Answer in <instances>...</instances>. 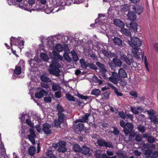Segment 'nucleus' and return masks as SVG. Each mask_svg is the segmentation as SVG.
Returning <instances> with one entry per match:
<instances>
[{
	"mask_svg": "<svg viewBox=\"0 0 158 158\" xmlns=\"http://www.w3.org/2000/svg\"><path fill=\"white\" fill-rule=\"evenodd\" d=\"M53 53L54 54V59L52 61V63L49 65L50 69L48 71L50 74L58 77L60 72L59 69L61 67L58 62V59L62 60L63 58L56 52H53Z\"/></svg>",
	"mask_w": 158,
	"mask_h": 158,
	"instance_id": "f257e3e1",
	"label": "nucleus"
},
{
	"mask_svg": "<svg viewBox=\"0 0 158 158\" xmlns=\"http://www.w3.org/2000/svg\"><path fill=\"white\" fill-rule=\"evenodd\" d=\"M56 109L58 111L57 113L58 119L62 123H64L66 118V116L64 113V112H65V110L58 104L57 105Z\"/></svg>",
	"mask_w": 158,
	"mask_h": 158,
	"instance_id": "f03ea898",
	"label": "nucleus"
},
{
	"mask_svg": "<svg viewBox=\"0 0 158 158\" xmlns=\"http://www.w3.org/2000/svg\"><path fill=\"white\" fill-rule=\"evenodd\" d=\"M128 43L132 47H139L142 45L141 40L136 37H131V40L129 41Z\"/></svg>",
	"mask_w": 158,
	"mask_h": 158,
	"instance_id": "7ed1b4c3",
	"label": "nucleus"
},
{
	"mask_svg": "<svg viewBox=\"0 0 158 158\" xmlns=\"http://www.w3.org/2000/svg\"><path fill=\"white\" fill-rule=\"evenodd\" d=\"M121 78L118 77V73L115 72H112L111 76L109 78V80L113 83L117 85Z\"/></svg>",
	"mask_w": 158,
	"mask_h": 158,
	"instance_id": "20e7f679",
	"label": "nucleus"
},
{
	"mask_svg": "<svg viewBox=\"0 0 158 158\" xmlns=\"http://www.w3.org/2000/svg\"><path fill=\"white\" fill-rule=\"evenodd\" d=\"M134 128V125L132 123L129 122L126 123V127L123 129L124 134L126 135H127L131 132H133Z\"/></svg>",
	"mask_w": 158,
	"mask_h": 158,
	"instance_id": "39448f33",
	"label": "nucleus"
},
{
	"mask_svg": "<svg viewBox=\"0 0 158 158\" xmlns=\"http://www.w3.org/2000/svg\"><path fill=\"white\" fill-rule=\"evenodd\" d=\"M51 126L50 124L46 123L43 124L42 130L45 134L48 135L51 133Z\"/></svg>",
	"mask_w": 158,
	"mask_h": 158,
	"instance_id": "423d86ee",
	"label": "nucleus"
},
{
	"mask_svg": "<svg viewBox=\"0 0 158 158\" xmlns=\"http://www.w3.org/2000/svg\"><path fill=\"white\" fill-rule=\"evenodd\" d=\"M118 56L114 58L113 59V63H111L110 64L111 67L114 65L115 67L118 66L120 67L122 64V62L120 60L117 58Z\"/></svg>",
	"mask_w": 158,
	"mask_h": 158,
	"instance_id": "0eeeda50",
	"label": "nucleus"
},
{
	"mask_svg": "<svg viewBox=\"0 0 158 158\" xmlns=\"http://www.w3.org/2000/svg\"><path fill=\"white\" fill-rule=\"evenodd\" d=\"M130 29L132 31L134 32L138 31L137 30L139 29L140 30L141 27L137 24L135 22H131L130 23Z\"/></svg>",
	"mask_w": 158,
	"mask_h": 158,
	"instance_id": "6e6552de",
	"label": "nucleus"
},
{
	"mask_svg": "<svg viewBox=\"0 0 158 158\" xmlns=\"http://www.w3.org/2000/svg\"><path fill=\"white\" fill-rule=\"evenodd\" d=\"M48 94L47 91L44 89H41L39 92H36L35 94V97L36 98L38 99L42 98L44 95H47Z\"/></svg>",
	"mask_w": 158,
	"mask_h": 158,
	"instance_id": "1a4fd4ad",
	"label": "nucleus"
},
{
	"mask_svg": "<svg viewBox=\"0 0 158 158\" xmlns=\"http://www.w3.org/2000/svg\"><path fill=\"white\" fill-rule=\"evenodd\" d=\"M132 8L135 10L137 14L139 15L141 14L143 11V8L141 6L138 5L135 6H132Z\"/></svg>",
	"mask_w": 158,
	"mask_h": 158,
	"instance_id": "9d476101",
	"label": "nucleus"
},
{
	"mask_svg": "<svg viewBox=\"0 0 158 158\" xmlns=\"http://www.w3.org/2000/svg\"><path fill=\"white\" fill-rule=\"evenodd\" d=\"M96 64L99 68L101 72L102 73V74L104 75L105 73L107 71L105 68V65L103 64H102L99 62H97Z\"/></svg>",
	"mask_w": 158,
	"mask_h": 158,
	"instance_id": "9b49d317",
	"label": "nucleus"
},
{
	"mask_svg": "<svg viewBox=\"0 0 158 158\" xmlns=\"http://www.w3.org/2000/svg\"><path fill=\"white\" fill-rule=\"evenodd\" d=\"M90 115V113H86L83 116L77 120V121L78 122L81 123L87 122L89 120V117Z\"/></svg>",
	"mask_w": 158,
	"mask_h": 158,
	"instance_id": "f8f14e48",
	"label": "nucleus"
},
{
	"mask_svg": "<svg viewBox=\"0 0 158 158\" xmlns=\"http://www.w3.org/2000/svg\"><path fill=\"white\" fill-rule=\"evenodd\" d=\"M118 76L119 77L125 78L127 77V74L124 69L120 68L118 71Z\"/></svg>",
	"mask_w": 158,
	"mask_h": 158,
	"instance_id": "ddd939ff",
	"label": "nucleus"
},
{
	"mask_svg": "<svg viewBox=\"0 0 158 158\" xmlns=\"http://www.w3.org/2000/svg\"><path fill=\"white\" fill-rule=\"evenodd\" d=\"M127 16L128 19L130 20L134 21L136 19L135 13L134 12H129L127 14Z\"/></svg>",
	"mask_w": 158,
	"mask_h": 158,
	"instance_id": "4468645a",
	"label": "nucleus"
},
{
	"mask_svg": "<svg viewBox=\"0 0 158 158\" xmlns=\"http://www.w3.org/2000/svg\"><path fill=\"white\" fill-rule=\"evenodd\" d=\"M113 22L115 25L120 27L121 28L124 26V23L120 20L115 19L114 20Z\"/></svg>",
	"mask_w": 158,
	"mask_h": 158,
	"instance_id": "2eb2a0df",
	"label": "nucleus"
},
{
	"mask_svg": "<svg viewBox=\"0 0 158 158\" xmlns=\"http://www.w3.org/2000/svg\"><path fill=\"white\" fill-rule=\"evenodd\" d=\"M139 47H132V52L135 57L138 60H140L139 54H138V50Z\"/></svg>",
	"mask_w": 158,
	"mask_h": 158,
	"instance_id": "dca6fc26",
	"label": "nucleus"
},
{
	"mask_svg": "<svg viewBox=\"0 0 158 158\" xmlns=\"http://www.w3.org/2000/svg\"><path fill=\"white\" fill-rule=\"evenodd\" d=\"M113 41L115 44L118 46H121L122 45V40L118 37H114Z\"/></svg>",
	"mask_w": 158,
	"mask_h": 158,
	"instance_id": "f3484780",
	"label": "nucleus"
},
{
	"mask_svg": "<svg viewBox=\"0 0 158 158\" xmlns=\"http://www.w3.org/2000/svg\"><path fill=\"white\" fill-rule=\"evenodd\" d=\"M134 60L132 56L130 55H127V57L125 62L128 65H130L131 63L133 62Z\"/></svg>",
	"mask_w": 158,
	"mask_h": 158,
	"instance_id": "a211bd4d",
	"label": "nucleus"
},
{
	"mask_svg": "<svg viewBox=\"0 0 158 158\" xmlns=\"http://www.w3.org/2000/svg\"><path fill=\"white\" fill-rule=\"evenodd\" d=\"M40 56L41 59L45 61H47L49 59L48 55L45 53L41 52L40 55Z\"/></svg>",
	"mask_w": 158,
	"mask_h": 158,
	"instance_id": "6ab92c4d",
	"label": "nucleus"
},
{
	"mask_svg": "<svg viewBox=\"0 0 158 158\" xmlns=\"http://www.w3.org/2000/svg\"><path fill=\"white\" fill-rule=\"evenodd\" d=\"M121 30L122 32L125 35L129 37L131 36V32L128 29L123 27L121 28Z\"/></svg>",
	"mask_w": 158,
	"mask_h": 158,
	"instance_id": "aec40b11",
	"label": "nucleus"
},
{
	"mask_svg": "<svg viewBox=\"0 0 158 158\" xmlns=\"http://www.w3.org/2000/svg\"><path fill=\"white\" fill-rule=\"evenodd\" d=\"M89 152V148L86 146H83L81 148V152L83 154L86 155Z\"/></svg>",
	"mask_w": 158,
	"mask_h": 158,
	"instance_id": "412c9836",
	"label": "nucleus"
},
{
	"mask_svg": "<svg viewBox=\"0 0 158 158\" xmlns=\"http://www.w3.org/2000/svg\"><path fill=\"white\" fill-rule=\"evenodd\" d=\"M65 97L70 101H75L76 100V98L70 94H66Z\"/></svg>",
	"mask_w": 158,
	"mask_h": 158,
	"instance_id": "4be33fe9",
	"label": "nucleus"
},
{
	"mask_svg": "<svg viewBox=\"0 0 158 158\" xmlns=\"http://www.w3.org/2000/svg\"><path fill=\"white\" fill-rule=\"evenodd\" d=\"M101 93V91L98 89H95L92 90L91 94L98 96Z\"/></svg>",
	"mask_w": 158,
	"mask_h": 158,
	"instance_id": "5701e85b",
	"label": "nucleus"
},
{
	"mask_svg": "<svg viewBox=\"0 0 158 158\" xmlns=\"http://www.w3.org/2000/svg\"><path fill=\"white\" fill-rule=\"evenodd\" d=\"M71 54L73 60L75 62L77 61L78 60V58L76 52L74 50H73L71 51Z\"/></svg>",
	"mask_w": 158,
	"mask_h": 158,
	"instance_id": "b1692460",
	"label": "nucleus"
},
{
	"mask_svg": "<svg viewBox=\"0 0 158 158\" xmlns=\"http://www.w3.org/2000/svg\"><path fill=\"white\" fill-rule=\"evenodd\" d=\"M41 81L46 83H49L51 81V80L48 77L45 76H42L40 77Z\"/></svg>",
	"mask_w": 158,
	"mask_h": 158,
	"instance_id": "393cba45",
	"label": "nucleus"
},
{
	"mask_svg": "<svg viewBox=\"0 0 158 158\" xmlns=\"http://www.w3.org/2000/svg\"><path fill=\"white\" fill-rule=\"evenodd\" d=\"M10 45L11 47L12 46V44H14L15 45H17V44H16V42L17 41H19L17 39H16L15 37L12 36L10 39Z\"/></svg>",
	"mask_w": 158,
	"mask_h": 158,
	"instance_id": "a878e982",
	"label": "nucleus"
},
{
	"mask_svg": "<svg viewBox=\"0 0 158 158\" xmlns=\"http://www.w3.org/2000/svg\"><path fill=\"white\" fill-rule=\"evenodd\" d=\"M36 136V135H32L29 134L28 135V138L30 141L31 142L33 145H34L35 143V138Z\"/></svg>",
	"mask_w": 158,
	"mask_h": 158,
	"instance_id": "bb28decb",
	"label": "nucleus"
},
{
	"mask_svg": "<svg viewBox=\"0 0 158 158\" xmlns=\"http://www.w3.org/2000/svg\"><path fill=\"white\" fill-rule=\"evenodd\" d=\"M14 72L17 75L20 74L21 73V67L19 66H16Z\"/></svg>",
	"mask_w": 158,
	"mask_h": 158,
	"instance_id": "cd10ccee",
	"label": "nucleus"
},
{
	"mask_svg": "<svg viewBox=\"0 0 158 158\" xmlns=\"http://www.w3.org/2000/svg\"><path fill=\"white\" fill-rule=\"evenodd\" d=\"M36 149L35 148L32 146L30 147L29 148V153L31 156H33L35 152Z\"/></svg>",
	"mask_w": 158,
	"mask_h": 158,
	"instance_id": "c85d7f7f",
	"label": "nucleus"
},
{
	"mask_svg": "<svg viewBox=\"0 0 158 158\" xmlns=\"http://www.w3.org/2000/svg\"><path fill=\"white\" fill-rule=\"evenodd\" d=\"M83 123H79L77 126V129L79 131H81L84 129V124Z\"/></svg>",
	"mask_w": 158,
	"mask_h": 158,
	"instance_id": "c756f323",
	"label": "nucleus"
},
{
	"mask_svg": "<svg viewBox=\"0 0 158 158\" xmlns=\"http://www.w3.org/2000/svg\"><path fill=\"white\" fill-rule=\"evenodd\" d=\"M80 63L81 66L82 68L85 69L87 68L88 65L86 62L83 59H81L80 60Z\"/></svg>",
	"mask_w": 158,
	"mask_h": 158,
	"instance_id": "7c9ffc66",
	"label": "nucleus"
},
{
	"mask_svg": "<svg viewBox=\"0 0 158 158\" xmlns=\"http://www.w3.org/2000/svg\"><path fill=\"white\" fill-rule=\"evenodd\" d=\"M81 148L79 145L76 144H74L73 146V149L74 151L75 152H81Z\"/></svg>",
	"mask_w": 158,
	"mask_h": 158,
	"instance_id": "2f4dec72",
	"label": "nucleus"
},
{
	"mask_svg": "<svg viewBox=\"0 0 158 158\" xmlns=\"http://www.w3.org/2000/svg\"><path fill=\"white\" fill-rule=\"evenodd\" d=\"M138 130L140 132L142 133L144 132L145 131V127L142 124L139 125L138 127Z\"/></svg>",
	"mask_w": 158,
	"mask_h": 158,
	"instance_id": "473e14b6",
	"label": "nucleus"
},
{
	"mask_svg": "<svg viewBox=\"0 0 158 158\" xmlns=\"http://www.w3.org/2000/svg\"><path fill=\"white\" fill-rule=\"evenodd\" d=\"M149 118L152 122H153L155 123H157V118L154 115L150 116L149 117Z\"/></svg>",
	"mask_w": 158,
	"mask_h": 158,
	"instance_id": "72a5a7b5",
	"label": "nucleus"
},
{
	"mask_svg": "<svg viewBox=\"0 0 158 158\" xmlns=\"http://www.w3.org/2000/svg\"><path fill=\"white\" fill-rule=\"evenodd\" d=\"M142 139L143 137L141 135L139 134L135 135V140L136 142H140L142 140Z\"/></svg>",
	"mask_w": 158,
	"mask_h": 158,
	"instance_id": "f704fd0d",
	"label": "nucleus"
},
{
	"mask_svg": "<svg viewBox=\"0 0 158 158\" xmlns=\"http://www.w3.org/2000/svg\"><path fill=\"white\" fill-rule=\"evenodd\" d=\"M147 141L150 143H153L155 142L156 139L152 136H150L147 139Z\"/></svg>",
	"mask_w": 158,
	"mask_h": 158,
	"instance_id": "c9c22d12",
	"label": "nucleus"
},
{
	"mask_svg": "<svg viewBox=\"0 0 158 158\" xmlns=\"http://www.w3.org/2000/svg\"><path fill=\"white\" fill-rule=\"evenodd\" d=\"M58 151L59 152L64 153L67 151V149L64 147H59L58 149Z\"/></svg>",
	"mask_w": 158,
	"mask_h": 158,
	"instance_id": "e433bc0d",
	"label": "nucleus"
},
{
	"mask_svg": "<svg viewBox=\"0 0 158 158\" xmlns=\"http://www.w3.org/2000/svg\"><path fill=\"white\" fill-rule=\"evenodd\" d=\"M97 143L99 146L103 147L104 146L105 142L104 140L102 139L98 140L97 141Z\"/></svg>",
	"mask_w": 158,
	"mask_h": 158,
	"instance_id": "4c0bfd02",
	"label": "nucleus"
},
{
	"mask_svg": "<svg viewBox=\"0 0 158 158\" xmlns=\"http://www.w3.org/2000/svg\"><path fill=\"white\" fill-rule=\"evenodd\" d=\"M59 88V85L57 84L53 83L52 86V89L54 91L58 90Z\"/></svg>",
	"mask_w": 158,
	"mask_h": 158,
	"instance_id": "58836bf2",
	"label": "nucleus"
},
{
	"mask_svg": "<svg viewBox=\"0 0 158 158\" xmlns=\"http://www.w3.org/2000/svg\"><path fill=\"white\" fill-rule=\"evenodd\" d=\"M153 153V150L151 149H148L145 150V154L146 155H151Z\"/></svg>",
	"mask_w": 158,
	"mask_h": 158,
	"instance_id": "ea45409f",
	"label": "nucleus"
},
{
	"mask_svg": "<svg viewBox=\"0 0 158 158\" xmlns=\"http://www.w3.org/2000/svg\"><path fill=\"white\" fill-rule=\"evenodd\" d=\"M104 146L106 147L110 148H113L114 146L112 143L110 142H105Z\"/></svg>",
	"mask_w": 158,
	"mask_h": 158,
	"instance_id": "a19ab883",
	"label": "nucleus"
},
{
	"mask_svg": "<svg viewBox=\"0 0 158 158\" xmlns=\"http://www.w3.org/2000/svg\"><path fill=\"white\" fill-rule=\"evenodd\" d=\"M144 63L145 67L146 69H147L148 71H149V69L148 68V63L147 60V57L146 56H145L144 57Z\"/></svg>",
	"mask_w": 158,
	"mask_h": 158,
	"instance_id": "79ce46f5",
	"label": "nucleus"
},
{
	"mask_svg": "<svg viewBox=\"0 0 158 158\" xmlns=\"http://www.w3.org/2000/svg\"><path fill=\"white\" fill-rule=\"evenodd\" d=\"M26 123L29 126H30L31 127H34V124L32 123L30 119L28 118L26 120Z\"/></svg>",
	"mask_w": 158,
	"mask_h": 158,
	"instance_id": "37998d69",
	"label": "nucleus"
},
{
	"mask_svg": "<svg viewBox=\"0 0 158 158\" xmlns=\"http://www.w3.org/2000/svg\"><path fill=\"white\" fill-rule=\"evenodd\" d=\"M56 145L59 146V147L61 146L65 147L66 143L65 141H59V143H58Z\"/></svg>",
	"mask_w": 158,
	"mask_h": 158,
	"instance_id": "c03bdc74",
	"label": "nucleus"
},
{
	"mask_svg": "<svg viewBox=\"0 0 158 158\" xmlns=\"http://www.w3.org/2000/svg\"><path fill=\"white\" fill-rule=\"evenodd\" d=\"M77 96L80 98L85 100H87L88 98V97L87 96H84L80 94H78Z\"/></svg>",
	"mask_w": 158,
	"mask_h": 158,
	"instance_id": "a18cd8bd",
	"label": "nucleus"
},
{
	"mask_svg": "<svg viewBox=\"0 0 158 158\" xmlns=\"http://www.w3.org/2000/svg\"><path fill=\"white\" fill-rule=\"evenodd\" d=\"M56 50L59 52H60L62 51V47L61 44H57L56 46Z\"/></svg>",
	"mask_w": 158,
	"mask_h": 158,
	"instance_id": "49530a36",
	"label": "nucleus"
},
{
	"mask_svg": "<svg viewBox=\"0 0 158 158\" xmlns=\"http://www.w3.org/2000/svg\"><path fill=\"white\" fill-rule=\"evenodd\" d=\"M117 57V56L114 53L110 52L109 53L107 57L108 58H110L112 57H114V58L116 57Z\"/></svg>",
	"mask_w": 158,
	"mask_h": 158,
	"instance_id": "de8ad7c7",
	"label": "nucleus"
},
{
	"mask_svg": "<svg viewBox=\"0 0 158 158\" xmlns=\"http://www.w3.org/2000/svg\"><path fill=\"white\" fill-rule=\"evenodd\" d=\"M118 115L120 117L123 118V119H125L126 118V114H125L123 111L119 112L118 113Z\"/></svg>",
	"mask_w": 158,
	"mask_h": 158,
	"instance_id": "09e8293b",
	"label": "nucleus"
},
{
	"mask_svg": "<svg viewBox=\"0 0 158 158\" xmlns=\"http://www.w3.org/2000/svg\"><path fill=\"white\" fill-rule=\"evenodd\" d=\"M131 110L132 113L135 114H138V111L136 109L135 107H133L132 106L131 107Z\"/></svg>",
	"mask_w": 158,
	"mask_h": 158,
	"instance_id": "8fccbe9b",
	"label": "nucleus"
},
{
	"mask_svg": "<svg viewBox=\"0 0 158 158\" xmlns=\"http://www.w3.org/2000/svg\"><path fill=\"white\" fill-rule=\"evenodd\" d=\"M24 42L23 40L19 42H18V46L19 48L22 49L23 48L22 47L24 45Z\"/></svg>",
	"mask_w": 158,
	"mask_h": 158,
	"instance_id": "3c124183",
	"label": "nucleus"
},
{
	"mask_svg": "<svg viewBox=\"0 0 158 158\" xmlns=\"http://www.w3.org/2000/svg\"><path fill=\"white\" fill-rule=\"evenodd\" d=\"M114 130L112 131L113 133L115 135H117L119 133V131L116 127H113Z\"/></svg>",
	"mask_w": 158,
	"mask_h": 158,
	"instance_id": "603ef678",
	"label": "nucleus"
},
{
	"mask_svg": "<svg viewBox=\"0 0 158 158\" xmlns=\"http://www.w3.org/2000/svg\"><path fill=\"white\" fill-rule=\"evenodd\" d=\"M110 91L106 92L103 94V96L104 97V98L106 99L109 98V95L110 94Z\"/></svg>",
	"mask_w": 158,
	"mask_h": 158,
	"instance_id": "864d4df0",
	"label": "nucleus"
},
{
	"mask_svg": "<svg viewBox=\"0 0 158 158\" xmlns=\"http://www.w3.org/2000/svg\"><path fill=\"white\" fill-rule=\"evenodd\" d=\"M54 123L55 126L59 127L60 126L61 123L62 122L59 121V120L58 119V120H55Z\"/></svg>",
	"mask_w": 158,
	"mask_h": 158,
	"instance_id": "5fc2aeb1",
	"label": "nucleus"
},
{
	"mask_svg": "<svg viewBox=\"0 0 158 158\" xmlns=\"http://www.w3.org/2000/svg\"><path fill=\"white\" fill-rule=\"evenodd\" d=\"M120 125L121 127L123 128V129L125 128L126 126V123L123 120H121L120 122Z\"/></svg>",
	"mask_w": 158,
	"mask_h": 158,
	"instance_id": "6e6d98bb",
	"label": "nucleus"
},
{
	"mask_svg": "<svg viewBox=\"0 0 158 158\" xmlns=\"http://www.w3.org/2000/svg\"><path fill=\"white\" fill-rule=\"evenodd\" d=\"M64 57L65 59L68 61H71V58L69 57V55L68 53H65L64 54Z\"/></svg>",
	"mask_w": 158,
	"mask_h": 158,
	"instance_id": "4d7b16f0",
	"label": "nucleus"
},
{
	"mask_svg": "<svg viewBox=\"0 0 158 158\" xmlns=\"http://www.w3.org/2000/svg\"><path fill=\"white\" fill-rule=\"evenodd\" d=\"M130 95L133 96L134 98H136L138 97V96L137 93L135 91H131L130 93Z\"/></svg>",
	"mask_w": 158,
	"mask_h": 158,
	"instance_id": "13d9d810",
	"label": "nucleus"
},
{
	"mask_svg": "<svg viewBox=\"0 0 158 158\" xmlns=\"http://www.w3.org/2000/svg\"><path fill=\"white\" fill-rule=\"evenodd\" d=\"M44 101L47 102H51L52 101V99L49 97H47L44 98Z\"/></svg>",
	"mask_w": 158,
	"mask_h": 158,
	"instance_id": "bf43d9fd",
	"label": "nucleus"
},
{
	"mask_svg": "<svg viewBox=\"0 0 158 158\" xmlns=\"http://www.w3.org/2000/svg\"><path fill=\"white\" fill-rule=\"evenodd\" d=\"M127 56L124 54H121L120 55V59L125 62L127 58Z\"/></svg>",
	"mask_w": 158,
	"mask_h": 158,
	"instance_id": "052dcab7",
	"label": "nucleus"
},
{
	"mask_svg": "<svg viewBox=\"0 0 158 158\" xmlns=\"http://www.w3.org/2000/svg\"><path fill=\"white\" fill-rule=\"evenodd\" d=\"M120 81V85L122 86H124L126 85L127 82L124 80H122L121 78L120 80L119 81Z\"/></svg>",
	"mask_w": 158,
	"mask_h": 158,
	"instance_id": "680f3d73",
	"label": "nucleus"
},
{
	"mask_svg": "<svg viewBox=\"0 0 158 158\" xmlns=\"http://www.w3.org/2000/svg\"><path fill=\"white\" fill-rule=\"evenodd\" d=\"M35 127L36 128L37 131L38 133H40L42 131V129L41 128V126L40 125H36L35 126Z\"/></svg>",
	"mask_w": 158,
	"mask_h": 158,
	"instance_id": "e2e57ef3",
	"label": "nucleus"
},
{
	"mask_svg": "<svg viewBox=\"0 0 158 158\" xmlns=\"http://www.w3.org/2000/svg\"><path fill=\"white\" fill-rule=\"evenodd\" d=\"M126 118H129L132 121L133 118V115L131 114H126Z\"/></svg>",
	"mask_w": 158,
	"mask_h": 158,
	"instance_id": "0e129e2a",
	"label": "nucleus"
},
{
	"mask_svg": "<svg viewBox=\"0 0 158 158\" xmlns=\"http://www.w3.org/2000/svg\"><path fill=\"white\" fill-rule=\"evenodd\" d=\"M55 97L57 98H60L61 97V93L60 91L56 92L55 93Z\"/></svg>",
	"mask_w": 158,
	"mask_h": 158,
	"instance_id": "69168bd1",
	"label": "nucleus"
},
{
	"mask_svg": "<svg viewBox=\"0 0 158 158\" xmlns=\"http://www.w3.org/2000/svg\"><path fill=\"white\" fill-rule=\"evenodd\" d=\"M115 93L118 96H122L123 95V94L121 92H118L117 89L116 88L114 90Z\"/></svg>",
	"mask_w": 158,
	"mask_h": 158,
	"instance_id": "338daca9",
	"label": "nucleus"
},
{
	"mask_svg": "<svg viewBox=\"0 0 158 158\" xmlns=\"http://www.w3.org/2000/svg\"><path fill=\"white\" fill-rule=\"evenodd\" d=\"M90 68L92 69L96 70L97 69L96 66L93 64L91 63L89 64Z\"/></svg>",
	"mask_w": 158,
	"mask_h": 158,
	"instance_id": "774afa93",
	"label": "nucleus"
}]
</instances>
